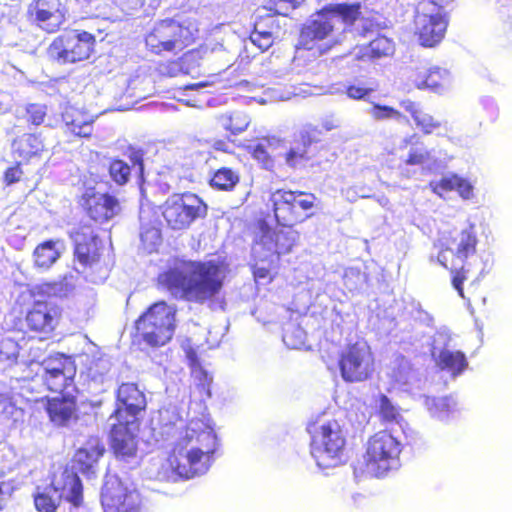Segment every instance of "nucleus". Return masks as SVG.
Returning <instances> with one entry per match:
<instances>
[{"mask_svg": "<svg viewBox=\"0 0 512 512\" xmlns=\"http://www.w3.org/2000/svg\"><path fill=\"white\" fill-rule=\"evenodd\" d=\"M379 411L384 420L396 421L400 417L399 411L394 407L386 395L380 396Z\"/></svg>", "mask_w": 512, "mask_h": 512, "instance_id": "47", "label": "nucleus"}, {"mask_svg": "<svg viewBox=\"0 0 512 512\" xmlns=\"http://www.w3.org/2000/svg\"><path fill=\"white\" fill-rule=\"evenodd\" d=\"M478 239L472 227L454 233L445 242H441L438 261L452 274L451 284L461 298H464L463 283L467 280L468 270L465 261L476 253Z\"/></svg>", "mask_w": 512, "mask_h": 512, "instance_id": "6", "label": "nucleus"}, {"mask_svg": "<svg viewBox=\"0 0 512 512\" xmlns=\"http://www.w3.org/2000/svg\"><path fill=\"white\" fill-rule=\"evenodd\" d=\"M13 409L14 403L12 397L7 394L0 393V413H11Z\"/></svg>", "mask_w": 512, "mask_h": 512, "instance_id": "52", "label": "nucleus"}, {"mask_svg": "<svg viewBox=\"0 0 512 512\" xmlns=\"http://www.w3.org/2000/svg\"><path fill=\"white\" fill-rule=\"evenodd\" d=\"M65 291L66 285L62 282H43L36 285L33 295H38L42 299L34 300L28 307L23 321L25 328L21 330L40 341L50 339L63 316L62 307L50 298L60 296Z\"/></svg>", "mask_w": 512, "mask_h": 512, "instance_id": "4", "label": "nucleus"}, {"mask_svg": "<svg viewBox=\"0 0 512 512\" xmlns=\"http://www.w3.org/2000/svg\"><path fill=\"white\" fill-rule=\"evenodd\" d=\"M55 493H59V499L64 498L73 507L78 508L83 504V485L78 474L72 469H64L58 479H54L50 485Z\"/></svg>", "mask_w": 512, "mask_h": 512, "instance_id": "24", "label": "nucleus"}, {"mask_svg": "<svg viewBox=\"0 0 512 512\" xmlns=\"http://www.w3.org/2000/svg\"><path fill=\"white\" fill-rule=\"evenodd\" d=\"M59 395L47 398L45 410L55 426L64 427L78 418L77 399L72 392Z\"/></svg>", "mask_w": 512, "mask_h": 512, "instance_id": "23", "label": "nucleus"}, {"mask_svg": "<svg viewBox=\"0 0 512 512\" xmlns=\"http://www.w3.org/2000/svg\"><path fill=\"white\" fill-rule=\"evenodd\" d=\"M429 188L440 197L451 191H457L464 199H469L473 195V187L470 182L454 173L446 175L438 181L429 182Z\"/></svg>", "mask_w": 512, "mask_h": 512, "instance_id": "29", "label": "nucleus"}, {"mask_svg": "<svg viewBox=\"0 0 512 512\" xmlns=\"http://www.w3.org/2000/svg\"><path fill=\"white\" fill-rule=\"evenodd\" d=\"M34 504L38 512H56L60 499H54L49 491H43L34 496Z\"/></svg>", "mask_w": 512, "mask_h": 512, "instance_id": "44", "label": "nucleus"}, {"mask_svg": "<svg viewBox=\"0 0 512 512\" xmlns=\"http://www.w3.org/2000/svg\"><path fill=\"white\" fill-rule=\"evenodd\" d=\"M116 407L112 413V417L117 420H127L132 418L130 422H136L140 413L144 412L147 407L146 396L138 385L133 382H125L118 386L116 393Z\"/></svg>", "mask_w": 512, "mask_h": 512, "instance_id": "18", "label": "nucleus"}, {"mask_svg": "<svg viewBox=\"0 0 512 512\" xmlns=\"http://www.w3.org/2000/svg\"><path fill=\"white\" fill-rule=\"evenodd\" d=\"M227 270L223 261L176 257L158 273L156 285L173 298L203 305L220 298Z\"/></svg>", "mask_w": 512, "mask_h": 512, "instance_id": "1", "label": "nucleus"}, {"mask_svg": "<svg viewBox=\"0 0 512 512\" xmlns=\"http://www.w3.org/2000/svg\"><path fill=\"white\" fill-rule=\"evenodd\" d=\"M325 13H329L334 24L340 21L346 27H351L361 16V4L359 2L328 4L325 5Z\"/></svg>", "mask_w": 512, "mask_h": 512, "instance_id": "32", "label": "nucleus"}, {"mask_svg": "<svg viewBox=\"0 0 512 512\" xmlns=\"http://www.w3.org/2000/svg\"><path fill=\"white\" fill-rule=\"evenodd\" d=\"M140 240L142 247L149 253L157 251L158 247L162 243L161 229L152 223H146L141 225L140 228Z\"/></svg>", "mask_w": 512, "mask_h": 512, "instance_id": "39", "label": "nucleus"}, {"mask_svg": "<svg viewBox=\"0 0 512 512\" xmlns=\"http://www.w3.org/2000/svg\"><path fill=\"white\" fill-rule=\"evenodd\" d=\"M45 144L39 134L25 133L14 140L13 151L26 165L33 159L41 158Z\"/></svg>", "mask_w": 512, "mask_h": 512, "instance_id": "28", "label": "nucleus"}, {"mask_svg": "<svg viewBox=\"0 0 512 512\" xmlns=\"http://www.w3.org/2000/svg\"><path fill=\"white\" fill-rule=\"evenodd\" d=\"M304 0H268L265 8L273 15H280L287 17L290 12L294 11Z\"/></svg>", "mask_w": 512, "mask_h": 512, "instance_id": "42", "label": "nucleus"}, {"mask_svg": "<svg viewBox=\"0 0 512 512\" xmlns=\"http://www.w3.org/2000/svg\"><path fill=\"white\" fill-rule=\"evenodd\" d=\"M335 24L329 13H325V6L317 12V18L305 25L300 32V45L311 49L315 41H322L332 34Z\"/></svg>", "mask_w": 512, "mask_h": 512, "instance_id": "26", "label": "nucleus"}, {"mask_svg": "<svg viewBox=\"0 0 512 512\" xmlns=\"http://www.w3.org/2000/svg\"><path fill=\"white\" fill-rule=\"evenodd\" d=\"M180 101H183L186 105L188 106H198L201 102V100L197 99V98H193V99H180Z\"/></svg>", "mask_w": 512, "mask_h": 512, "instance_id": "57", "label": "nucleus"}, {"mask_svg": "<svg viewBox=\"0 0 512 512\" xmlns=\"http://www.w3.org/2000/svg\"><path fill=\"white\" fill-rule=\"evenodd\" d=\"M394 51V42L384 35H378L362 48L360 58L373 61L392 56Z\"/></svg>", "mask_w": 512, "mask_h": 512, "instance_id": "35", "label": "nucleus"}, {"mask_svg": "<svg viewBox=\"0 0 512 512\" xmlns=\"http://www.w3.org/2000/svg\"><path fill=\"white\" fill-rule=\"evenodd\" d=\"M285 163L289 167H296L299 163L302 161L308 160L307 151L304 150H297L295 148H290L285 154H284Z\"/></svg>", "mask_w": 512, "mask_h": 512, "instance_id": "49", "label": "nucleus"}, {"mask_svg": "<svg viewBox=\"0 0 512 512\" xmlns=\"http://www.w3.org/2000/svg\"><path fill=\"white\" fill-rule=\"evenodd\" d=\"M23 165H26L23 161L19 160L9 165L2 175V182L4 186L9 187L21 181L27 180Z\"/></svg>", "mask_w": 512, "mask_h": 512, "instance_id": "43", "label": "nucleus"}, {"mask_svg": "<svg viewBox=\"0 0 512 512\" xmlns=\"http://www.w3.org/2000/svg\"><path fill=\"white\" fill-rule=\"evenodd\" d=\"M104 453L105 445L103 441L97 436H92L87 439L83 447L75 452L73 461L80 472L88 473Z\"/></svg>", "mask_w": 512, "mask_h": 512, "instance_id": "27", "label": "nucleus"}, {"mask_svg": "<svg viewBox=\"0 0 512 512\" xmlns=\"http://www.w3.org/2000/svg\"><path fill=\"white\" fill-rule=\"evenodd\" d=\"M70 238L74 258L83 268H93L100 263L105 247L91 224L80 223L70 233Z\"/></svg>", "mask_w": 512, "mask_h": 512, "instance_id": "15", "label": "nucleus"}, {"mask_svg": "<svg viewBox=\"0 0 512 512\" xmlns=\"http://www.w3.org/2000/svg\"><path fill=\"white\" fill-rule=\"evenodd\" d=\"M337 366L344 382H365L375 372V356L365 341L358 340L347 343L338 351Z\"/></svg>", "mask_w": 512, "mask_h": 512, "instance_id": "12", "label": "nucleus"}, {"mask_svg": "<svg viewBox=\"0 0 512 512\" xmlns=\"http://www.w3.org/2000/svg\"><path fill=\"white\" fill-rule=\"evenodd\" d=\"M370 114L375 120L400 119L401 112L387 105L374 104L370 109Z\"/></svg>", "mask_w": 512, "mask_h": 512, "instance_id": "45", "label": "nucleus"}, {"mask_svg": "<svg viewBox=\"0 0 512 512\" xmlns=\"http://www.w3.org/2000/svg\"><path fill=\"white\" fill-rule=\"evenodd\" d=\"M101 364H102L101 360H94L91 362V365L88 368V371H89V375L91 376L92 379H96L97 376L102 377L106 373L107 368L102 366Z\"/></svg>", "mask_w": 512, "mask_h": 512, "instance_id": "51", "label": "nucleus"}, {"mask_svg": "<svg viewBox=\"0 0 512 512\" xmlns=\"http://www.w3.org/2000/svg\"><path fill=\"white\" fill-rule=\"evenodd\" d=\"M217 123L230 135H238L248 128L250 117L243 110H232L218 115Z\"/></svg>", "mask_w": 512, "mask_h": 512, "instance_id": "34", "label": "nucleus"}, {"mask_svg": "<svg viewBox=\"0 0 512 512\" xmlns=\"http://www.w3.org/2000/svg\"><path fill=\"white\" fill-rule=\"evenodd\" d=\"M401 451L402 444L392 433L378 431L364 444L363 470L372 477H384L397 466Z\"/></svg>", "mask_w": 512, "mask_h": 512, "instance_id": "10", "label": "nucleus"}, {"mask_svg": "<svg viewBox=\"0 0 512 512\" xmlns=\"http://www.w3.org/2000/svg\"><path fill=\"white\" fill-rule=\"evenodd\" d=\"M217 436L208 429L186 426L162 463L158 475L164 480H188L205 474L217 450Z\"/></svg>", "mask_w": 512, "mask_h": 512, "instance_id": "2", "label": "nucleus"}, {"mask_svg": "<svg viewBox=\"0 0 512 512\" xmlns=\"http://www.w3.org/2000/svg\"><path fill=\"white\" fill-rule=\"evenodd\" d=\"M46 112L44 108L38 104H31L27 108V121L33 125H40L44 122Z\"/></svg>", "mask_w": 512, "mask_h": 512, "instance_id": "48", "label": "nucleus"}, {"mask_svg": "<svg viewBox=\"0 0 512 512\" xmlns=\"http://www.w3.org/2000/svg\"><path fill=\"white\" fill-rule=\"evenodd\" d=\"M5 344H0V361H7L9 364H14L17 361L18 353L12 352L10 354L3 351Z\"/></svg>", "mask_w": 512, "mask_h": 512, "instance_id": "54", "label": "nucleus"}, {"mask_svg": "<svg viewBox=\"0 0 512 512\" xmlns=\"http://www.w3.org/2000/svg\"><path fill=\"white\" fill-rule=\"evenodd\" d=\"M94 121L93 116L76 107H67L62 113L64 133L71 139H90Z\"/></svg>", "mask_w": 512, "mask_h": 512, "instance_id": "22", "label": "nucleus"}, {"mask_svg": "<svg viewBox=\"0 0 512 512\" xmlns=\"http://www.w3.org/2000/svg\"><path fill=\"white\" fill-rule=\"evenodd\" d=\"M261 229L260 244L277 257L289 254L297 245L299 233L293 227H280L272 230L265 222H262Z\"/></svg>", "mask_w": 512, "mask_h": 512, "instance_id": "21", "label": "nucleus"}, {"mask_svg": "<svg viewBox=\"0 0 512 512\" xmlns=\"http://www.w3.org/2000/svg\"><path fill=\"white\" fill-rule=\"evenodd\" d=\"M267 24L264 19H259L250 34L251 42L260 49L261 52L267 51L274 43L272 31L266 29Z\"/></svg>", "mask_w": 512, "mask_h": 512, "instance_id": "40", "label": "nucleus"}, {"mask_svg": "<svg viewBox=\"0 0 512 512\" xmlns=\"http://www.w3.org/2000/svg\"><path fill=\"white\" fill-rule=\"evenodd\" d=\"M252 157L260 162L267 170H272L275 167V159L268 153L263 144H257L251 151Z\"/></svg>", "mask_w": 512, "mask_h": 512, "instance_id": "46", "label": "nucleus"}, {"mask_svg": "<svg viewBox=\"0 0 512 512\" xmlns=\"http://www.w3.org/2000/svg\"><path fill=\"white\" fill-rule=\"evenodd\" d=\"M133 423L128 420H117L111 427L110 449L121 461H128L137 454V436L130 428Z\"/></svg>", "mask_w": 512, "mask_h": 512, "instance_id": "20", "label": "nucleus"}, {"mask_svg": "<svg viewBox=\"0 0 512 512\" xmlns=\"http://www.w3.org/2000/svg\"><path fill=\"white\" fill-rule=\"evenodd\" d=\"M240 181L237 170L221 167L215 170L209 180V185L217 191H232Z\"/></svg>", "mask_w": 512, "mask_h": 512, "instance_id": "36", "label": "nucleus"}, {"mask_svg": "<svg viewBox=\"0 0 512 512\" xmlns=\"http://www.w3.org/2000/svg\"><path fill=\"white\" fill-rule=\"evenodd\" d=\"M428 158H429L428 151L419 152V151L414 150L408 154L406 163L409 165H419V164L424 163Z\"/></svg>", "mask_w": 512, "mask_h": 512, "instance_id": "50", "label": "nucleus"}, {"mask_svg": "<svg viewBox=\"0 0 512 512\" xmlns=\"http://www.w3.org/2000/svg\"><path fill=\"white\" fill-rule=\"evenodd\" d=\"M101 503L104 512H138L141 497L136 488L111 477L104 484Z\"/></svg>", "mask_w": 512, "mask_h": 512, "instance_id": "16", "label": "nucleus"}, {"mask_svg": "<svg viewBox=\"0 0 512 512\" xmlns=\"http://www.w3.org/2000/svg\"><path fill=\"white\" fill-rule=\"evenodd\" d=\"M28 20L47 33L58 31L65 21L60 0H33L26 12Z\"/></svg>", "mask_w": 512, "mask_h": 512, "instance_id": "19", "label": "nucleus"}, {"mask_svg": "<svg viewBox=\"0 0 512 512\" xmlns=\"http://www.w3.org/2000/svg\"><path fill=\"white\" fill-rule=\"evenodd\" d=\"M78 204L93 222L105 224L121 212L120 200L108 192H99L95 187L87 188L79 197Z\"/></svg>", "mask_w": 512, "mask_h": 512, "instance_id": "17", "label": "nucleus"}, {"mask_svg": "<svg viewBox=\"0 0 512 512\" xmlns=\"http://www.w3.org/2000/svg\"><path fill=\"white\" fill-rule=\"evenodd\" d=\"M316 129H305L300 132V139L305 147L310 146L312 143L316 142Z\"/></svg>", "mask_w": 512, "mask_h": 512, "instance_id": "53", "label": "nucleus"}, {"mask_svg": "<svg viewBox=\"0 0 512 512\" xmlns=\"http://www.w3.org/2000/svg\"><path fill=\"white\" fill-rule=\"evenodd\" d=\"M401 106L411 115L416 127L425 135L432 134L442 125L441 121L435 119L411 100L402 101Z\"/></svg>", "mask_w": 512, "mask_h": 512, "instance_id": "31", "label": "nucleus"}, {"mask_svg": "<svg viewBox=\"0 0 512 512\" xmlns=\"http://www.w3.org/2000/svg\"><path fill=\"white\" fill-rule=\"evenodd\" d=\"M272 211L277 226L292 228L314 216L319 199L303 190L277 189L271 196Z\"/></svg>", "mask_w": 512, "mask_h": 512, "instance_id": "8", "label": "nucleus"}, {"mask_svg": "<svg viewBox=\"0 0 512 512\" xmlns=\"http://www.w3.org/2000/svg\"><path fill=\"white\" fill-rule=\"evenodd\" d=\"M108 172L113 182L123 186L130 179L131 166L121 159L114 158L109 162Z\"/></svg>", "mask_w": 512, "mask_h": 512, "instance_id": "41", "label": "nucleus"}, {"mask_svg": "<svg viewBox=\"0 0 512 512\" xmlns=\"http://www.w3.org/2000/svg\"><path fill=\"white\" fill-rule=\"evenodd\" d=\"M449 25V15L444 11H434L431 3L420 1L413 17V35L420 46L433 48L445 38Z\"/></svg>", "mask_w": 512, "mask_h": 512, "instance_id": "14", "label": "nucleus"}, {"mask_svg": "<svg viewBox=\"0 0 512 512\" xmlns=\"http://www.w3.org/2000/svg\"><path fill=\"white\" fill-rule=\"evenodd\" d=\"M58 241L45 240L38 244L32 253L33 266L37 270L46 271L50 269L61 257V252L57 249Z\"/></svg>", "mask_w": 512, "mask_h": 512, "instance_id": "30", "label": "nucleus"}, {"mask_svg": "<svg viewBox=\"0 0 512 512\" xmlns=\"http://www.w3.org/2000/svg\"><path fill=\"white\" fill-rule=\"evenodd\" d=\"M205 86H206V83L199 82V83H194V84L186 85L183 88H181V90L182 91H194V90H198L200 88H203Z\"/></svg>", "mask_w": 512, "mask_h": 512, "instance_id": "56", "label": "nucleus"}, {"mask_svg": "<svg viewBox=\"0 0 512 512\" xmlns=\"http://www.w3.org/2000/svg\"><path fill=\"white\" fill-rule=\"evenodd\" d=\"M160 210L166 226L173 231L186 230L208 215L207 203L196 193L188 191L171 194Z\"/></svg>", "mask_w": 512, "mask_h": 512, "instance_id": "11", "label": "nucleus"}, {"mask_svg": "<svg viewBox=\"0 0 512 512\" xmlns=\"http://www.w3.org/2000/svg\"><path fill=\"white\" fill-rule=\"evenodd\" d=\"M131 163H132V166H138L140 172L143 171L144 164H143V158H142L141 154H139L137 152L133 153L131 156Z\"/></svg>", "mask_w": 512, "mask_h": 512, "instance_id": "55", "label": "nucleus"}, {"mask_svg": "<svg viewBox=\"0 0 512 512\" xmlns=\"http://www.w3.org/2000/svg\"><path fill=\"white\" fill-rule=\"evenodd\" d=\"M378 88L374 81L355 79L345 87V95L352 100H367Z\"/></svg>", "mask_w": 512, "mask_h": 512, "instance_id": "38", "label": "nucleus"}, {"mask_svg": "<svg viewBox=\"0 0 512 512\" xmlns=\"http://www.w3.org/2000/svg\"><path fill=\"white\" fill-rule=\"evenodd\" d=\"M283 340L284 342L287 344V345H290L289 343V334L288 333H285L284 336H283Z\"/></svg>", "mask_w": 512, "mask_h": 512, "instance_id": "58", "label": "nucleus"}, {"mask_svg": "<svg viewBox=\"0 0 512 512\" xmlns=\"http://www.w3.org/2000/svg\"><path fill=\"white\" fill-rule=\"evenodd\" d=\"M39 376L45 388L56 394L71 393L76 390L74 360L63 353H55L37 363Z\"/></svg>", "mask_w": 512, "mask_h": 512, "instance_id": "13", "label": "nucleus"}, {"mask_svg": "<svg viewBox=\"0 0 512 512\" xmlns=\"http://www.w3.org/2000/svg\"><path fill=\"white\" fill-rule=\"evenodd\" d=\"M96 36L79 28H67L47 48L49 60L66 66L90 61L96 53Z\"/></svg>", "mask_w": 512, "mask_h": 512, "instance_id": "7", "label": "nucleus"}, {"mask_svg": "<svg viewBox=\"0 0 512 512\" xmlns=\"http://www.w3.org/2000/svg\"><path fill=\"white\" fill-rule=\"evenodd\" d=\"M444 73L440 68L433 67L419 70L415 74V85L419 89L438 91L444 84Z\"/></svg>", "mask_w": 512, "mask_h": 512, "instance_id": "37", "label": "nucleus"}, {"mask_svg": "<svg viewBox=\"0 0 512 512\" xmlns=\"http://www.w3.org/2000/svg\"><path fill=\"white\" fill-rule=\"evenodd\" d=\"M176 312V308L164 300L153 303L135 321L136 335L150 347L164 346L173 337Z\"/></svg>", "mask_w": 512, "mask_h": 512, "instance_id": "9", "label": "nucleus"}, {"mask_svg": "<svg viewBox=\"0 0 512 512\" xmlns=\"http://www.w3.org/2000/svg\"><path fill=\"white\" fill-rule=\"evenodd\" d=\"M306 431L310 435L311 454L320 468H333L344 463L347 430L340 419L317 415L308 422Z\"/></svg>", "mask_w": 512, "mask_h": 512, "instance_id": "3", "label": "nucleus"}, {"mask_svg": "<svg viewBox=\"0 0 512 512\" xmlns=\"http://www.w3.org/2000/svg\"><path fill=\"white\" fill-rule=\"evenodd\" d=\"M198 28L189 21L165 18L156 21L144 35L145 49L151 55L176 56L194 45Z\"/></svg>", "mask_w": 512, "mask_h": 512, "instance_id": "5", "label": "nucleus"}, {"mask_svg": "<svg viewBox=\"0 0 512 512\" xmlns=\"http://www.w3.org/2000/svg\"><path fill=\"white\" fill-rule=\"evenodd\" d=\"M439 369L449 372L452 376L460 375L468 366L467 358L461 351L440 350L436 358Z\"/></svg>", "mask_w": 512, "mask_h": 512, "instance_id": "33", "label": "nucleus"}, {"mask_svg": "<svg viewBox=\"0 0 512 512\" xmlns=\"http://www.w3.org/2000/svg\"><path fill=\"white\" fill-rule=\"evenodd\" d=\"M146 0H104L98 5L100 15L110 21H123L138 16Z\"/></svg>", "mask_w": 512, "mask_h": 512, "instance_id": "25", "label": "nucleus"}]
</instances>
